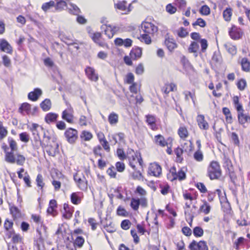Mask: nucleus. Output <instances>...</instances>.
<instances>
[{"label":"nucleus","instance_id":"obj_5","mask_svg":"<svg viewBox=\"0 0 250 250\" xmlns=\"http://www.w3.org/2000/svg\"><path fill=\"white\" fill-rule=\"evenodd\" d=\"M141 28L146 34H154L158 31V27L151 22H143L141 24Z\"/></svg>","mask_w":250,"mask_h":250},{"label":"nucleus","instance_id":"obj_48","mask_svg":"<svg viewBox=\"0 0 250 250\" xmlns=\"http://www.w3.org/2000/svg\"><path fill=\"white\" fill-rule=\"evenodd\" d=\"M173 4L178 6L179 9H183L186 7V1L185 0H176Z\"/></svg>","mask_w":250,"mask_h":250},{"label":"nucleus","instance_id":"obj_55","mask_svg":"<svg viewBox=\"0 0 250 250\" xmlns=\"http://www.w3.org/2000/svg\"><path fill=\"white\" fill-rule=\"evenodd\" d=\"M117 214L119 216H127L128 215V212L123 207L119 206L117 210Z\"/></svg>","mask_w":250,"mask_h":250},{"label":"nucleus","instance_id":"obj_15","mask_svg":"<svg viewBox=\"0 0 250 250\" xmlns=\"http://www.w3.org/2000/svg\"><path fill=\"white\" fill-rule=\"evenodd\" d=\"M71 108L64 110L62 113V118L67 122L71 123L73 121V116L71 113Z\"/></svg>","mask_w":250,"mask_h":250},{"label":"nucleus","instance_id":"obj_50","mask_svg":"<svg viewBox=\"0 0 250 250\" xmlns=\"http://www.w3.org/2000/svg\"><path fill=\"white\" fill-rule=\"evenodd\" d=\"M25 161V158L22 155L17 154V158L16 159V162L17 165L22 166Z\"/></svg>","mask_w":250,"mask_h":250},{"label":"nucleus","instance_id":"obj_64","mask_svg":"<svg viewBox=\"0 0 250 250\" xmlns=\"http://www.w3.org/2000/svg\"><path fill=\"white\" fill-rule=\"evenodd\" d=\"M116 167L117 171L120 172L124 171L125 168V164L123 163L120 162H118L116 163Z\"/></svg>","mask_w":250,"mask_h":250},{"label":"nucleus","instance_id":"obj_60","mask_svg":"<svg viewBox=\"0 0 250 250\" xmlns=\"http://www.w3.org/2000/svg\"><path fill=\"white\" fill-rule=\"evenodd\" d=\"M199 42L201 46V50L203 52H205L208 46V42L206 39H203L199 41Z\"/></svg>","mask_w":250,"mask_h":250},{"label":"nucleus","instance_id":"obj_39","mask_svg":"<svg viewBox=\"0 0 250 250\" xmlns=\"http://www.w3.org/2000/svg\"><path fill=\"white\" fill-rule=\"evenodd\" d=\"M148 34L146 33L142 34L138 39L142 42L144 41L146 44H149L151 42V39Z\"/></svg>","mask_w":250,"mask_h":250},{"label":"nucleus","instance_id":"obj_37","mask_svg":"<svg viewBox=\"0 0 250 250\" xmlns=\"http://www.w3.org/2000/svg\"><path fill=\"white\" fill-rule=\"evenodd\" d=\"M193 233L195 237H201L204 233V230L200 227H196L193 229Z\"/></svg>","mask_w":250,"mask_h":250},{"label":"nucleus","instance_id":"obj_13","mask_svg":"<svg viewBox=\"0 0 250 250\" xmlns=\"http://www.w3.org/2000/svg\"><path fill=\"white\" fill-rule=\"evenodd\" d=\"M85 72L88 78L91 81L96 82L98 80V76L95 74V70L92 68L87 67Z\"/></svg>","mask_w":250,"mask_h":250},{"label":"nucleus","instance_id":"obj_62","mask_svg":"<svg viewBox=\"0 0 250 250\" xmlns=\"http://www.w3.org/2000/svg\"><path fill=\"white\" fill-rule=\"evenodd\" d=\"M177 34L179 37L181 38H185L188 35V33L184 27H181L178 31Z\"/></svg>","mask_w":250,"mask_h":250},{"label":"nucleus","instance_id":"obj_52","mask_svg":"<svg viewBox=\"0 0 250 250\" xmlns=\"http://www.w3.org/2000/svg\"><path fill=\"white\" fill-rule=\"evenodd\" d=\"M62 41L68 46L77 44V43L73 42L72 40L66 36L63 35L62 36Z\"/></svg>","mask_w":250,"mask_h":250},{"label":"nucleus","instance_id":"obj_45","mask_svg":"<svg viewBox=\"0 0 250 250\" xmlns=\"http://www.w3.org/2000/svg\"><path fill=\"white\" fill-rule=\"evenodd\" d=\"M84 242V240L82 236H78L74 242V245L75 246H77L79 248H81L83 246V244Z\"/></svg>","mask_w":250,"mask_h":250},{"label":"nucleus","instance_id":"obj_53","mask_svg":"<svg viewBox=\"0 0 250 250\" xmlns=\"http://www.w3.org/2000/svg\"><path fill=\"white\" fill-rule=\"evenodd\" d=\"M247 83L245 80L241 79L237 83V85L240 90H244L246 86Z\"/></svg>","mask_w":250,"mask_h":250},{"label":"nucleus","instance_id":"obj_43","mask_svg":"<svg viewBox=\"0 0 250 250\" xmlns=\"http://www.w3.org/2000/svg\"><path fill=\"white\" fill-rule=\"evenodd\" d=\"M8 133L6 129L3 127L2 122H0V140L5 138Z\"/></svg>","mask_w":250,"mask_h":250},{"label":"nucleus","instance_id":"obj_49","mask_svg":"<svg viewBox=\"0 0 250 250\" xmlns=\"http://www.w3.org/2000/svg\"><path fill=\"white\" fill-rule=\"evenodd\" d=\"M8 141L9 143V146L11 149V151H15L18 149L17 145L15 140L12 138H8Z\"/></svg>","mask_w":250,"mask_h":250},{"label":"nucleus","instance_id":"obj_1","mask_svg":"<svg viewBox=\"0 0 250 250\" xmlns=\"http://www.w3.org/2000/svg\"><path fill=\"white\" fill-rule=\"evenodd\" d=\"M208 176L210 180L218 179L221 175V169L217 161H212L208 167Z\"/></svg>","mask_w":250,"mask_h":250},{"label":"nucleus","instance_id":"obj_22","mask_svg":"<svg viewBox=\"0 0 250 250\" xmlns=\"http://www.w3.org/2000/svg\"><path fill=\"white\" fill-rule=\"evenodd\" d=\"M14 151L6 152L5 161L9 163L14 164L16 162V158L14 154Z\"/></svg>","mask_w":250,"mask_h":250},{"label":"nucleus","instance_id":"obj_46","mask_svg":"<svg viewBox=\"0 0 250 250\" xmlns=\"http://www.w3.org/2000/svg\"><path fill=\"white\" fill-rule=\"evenodd\" d=\"M200 13L204 15H208L210 13V8L207 5L202 6L200 9Z\"/></svg>","mask_w":250,"mask_h":250},{"label":"nucleus","instance_id":"obj_4","mask_svg":"<svg viewBox=\"0 0 250 250\" xmlns=\"http://www.w3.org/2000/svg\"><path fill=\"white\" fill-rule=\"evenodd\" d=\"M64 136L70 144H74L78 138V131L72 128H68L64 132Z\"/></svg>","mask_w":250,"mask_h":250},{"label":"nucleus","instance_id":"obj_21","mask_svg":"<svg viewBox=\"0 0 250 250\" xmlns=\"http://www.w3.org/2000/svg\"><path fill=\"white\" fill-rule=\"evenodd\" d=\"M58 115L54 113H47L45 117V121L48 123L50 124L52 122L56 121Z\"/></svg>","mask_w":250,"mask_h":250},{"label":"nucleus","instance_id":"obj_61","mask_svg":"<svg viewBox=\"0 0 250 250\" xmlns=\"http://www.w3.org/2000/svg\"><path fill=\"white\" fill-rule=\"evenodd\" d=\"M194 158L197 161H202L203 159L202 152L200 150H198L194 154Z\"/></svg>","mask_w":250,"mask_h":250},{"label":"nucleus","instance_id":"obj_19","mask_svg":"<svg viewBox=\"0 0 250 250\" xmlns=\"http://www.w3.org/2000/svg\"><path fill=\"white\" fill-rule=\"evenodd\" d=\"M243 71L248 72L250 71V62L247 58H243L240 62Z\"/></svg>","mask_w":250,"mask_h":250},{"label":"nucleus","instance_id":"obj_2","mask_svg":"<svg viewBox=\"0 0 250 250\" xmlns=\"http://www.w3.org/2000/svg\"><path fill=\"white\" fill-rule=\"evenodd\" d=\"M73 178L78 187L82 190H86L87 189V181L84 176L82 174L80 175L76 173L73 175Z\"/></svg>","mask_w":250,"mask_h":250},{"label":"nucleus","instance_id":"obj_30","mask_svg":"<svg viewBox=\"0 0 250 250\" xmlns=\"http://www.w3.org/2000/svg\"><path fill=\"white\" fill-rule=\"evenodd\" d=\"M222 111L223 114L226 116L227 121L229 123H231L232 122V118L229 109L228 107H223Z\"/></svg>","mask_w":250,"mask_h":250},{"label":"nucleus","instance_id":"obj_56","mask_svg":"<svg viewBox=\"0 0 250 250\" xmlns=\"http://www.w3.org/2000/svg\"><path fill=\"white\" fill-rule=\"evenodd\" d=\"M31 105L30 104L27 103H23L19 109V111L22 113L23 110L27 112L29 111L30 109Z\"/></svg>","mask_w":250,"mask_h":250},{"label":"nucleus","instance_id":"obj_7","mask_svg":"<svg viewBox=\"0 0 250 250\" xmlns=\"http://www.w3.org/2000/svg\"><path fill=\"white\" fill-rule=\"evenodd\" d=\"M165 44L167 46L168 50L172 52L174 49L178 46L177 44L175 42L173 38H170L168 34H167L165 36Z\"/></svg>","mask_w":250,"mask_h":250},{"label":"nucleus","instance_id":"obj_54","mask_svg":"<svg viewBox=\"0 0 250 250\" xmlns=\"http://www.w3.org/2000/svg\"><path fill=\"white\" fill-rule=\"evenodd\" d=\"M131 223L129 220H124L121 222V227L124 230H127L129 229Z\"/></svg>","mask_w":250,"mask_h":250},{"label":"nucleus","instance_id":"obj_33","mask_svg":"<svg viewBox=\"0 0 250 250\" xmlns=\"http://www.w3.org/2000/svg\"><path fill=\"white\" fill-rule=\"evenodd\" d=\"M166 11L170 15L174 14L177 11V8L173 4L169 3L166 7Z\"/></svg>","mask_w":250,"mask_h":250},{"label":"nucleus","instance_id":"obj_36","mask_svg":"<svg viewBox=\"0 0 250 250\" xmlns=\"http://www.w3.org/2000/svg\"><path fill=\"white\" fill-rule=\"evenodd\" d=\"M232 15V9L230 8H227L223 12V17L226 21L230 20Z\"/></svg>","mask_w":250,"mask_h":250},{"label":"nucleus","instance_id":"obj_23","mask_svg":"<svg viewBox=\"0 0 250 250\" xmlns=\"http://www.w3.org/2000/svg\"><path fill=\"white\" fill-rule=\"evenodd\" d=\"M70 7L68 8V12L70 14L78 15L81 13L80 8L72 3L69 4Z\"/></svg>","mask_w":250,"mask_h":250},{"label":"nucleus","instance_id":"obj_20","mask_svg":"<svg viewBox=\"0 0 250 250\" xmlns=\"http://www.w3.org/2000/svg\"><path fill=\"white\" fill-rule=\"evenodd\" d=\"M238 119L239 123L241 125H244L247 122H250V117L244 114V112L238 114Z\"/></svg>","mask_w":250,"mask_h":250},{"label":"nucleus","instance_id":"obj_57","mask_svg":"<svg viewBox=\"0 0 250 250\" xmlns=\"http://www.w3.org/2000/svg\"><path fill=\"white\" fill-rule=\"evenodd\" d=\"M193 26L199 25L201 27H204L206 25V21L201 18H198L197 21L192 23Z\"/></svg>","mask_w":250,"mask_h":250},{"label":"nucleus","instance_id":"obj_18","mask_svg":"<svg viewBox=\"0 0 250 250\" xmlns=\"http://www.w3.org/2000/svg\"><path fill=\"white\" fill-rule=\"evenodd\" d=\"M199 49V45L197 42H192L188 48V51L189 53H194L195 57L198 56L197 52Z\"/></svg>","mask_w":250,"mask_h":250},{"label":"nucleus","instance_id":"obj_41","mask_svg":"<svg viewBox=\"0 0 250 250\" xmlns=\"http://www.w3.org/2000/svg\"><path fill=\"white\" fill-rule=\"evenodd\" d=\"M55 2L53 0H50L49 2L43 3L42 5V8L44 11L46 12L51 7L55 6Z\"/></svg>","mask_w":250,"mask_h":250},{"label":"nucleus","instance_id":"obj_3","mask_svg":"<svg viewBox=\"0 0 250 250\" xmlns=\"http://www.w3.org/2000/svg\"><path fill=\"white\" fill-rule=\"evenodd\" d=\"M139 155H140V153L135 152L132 149H128L127 151V158L128 159L129 165L135 170L136 169L135 164L137 163Z\"/></svg>","mask_w":250,"mask_h":250},{"label":"nucleus","instance_id":"obj_42","mask_svg":"<svg viewBox=\"0 0 250 250\" xmlns=\"http://www.w3.org/2000/svg\"><path fill=\"white\" fill-rule=\"evenodd\" d=\"M185 214L186 217V220L188 221V220L189 222H188V224L190 226V227L192 226V222L193 218L194 217V213L192 212H188V211L185 210Z\"/></svg>","mask_w":250,"mask_h":250},{"label":"nucleus","instance_id":"obj_31","mask_svg":"<svg viewBox=\"0 0 250 250\" xmlns=\"http://www.w3.org/2000/svg\"><path fill=\"white\" fill-rule=\"evenodd\" d=\"M140 205V200L132 198L131 200L130 206L134 210H137Z\"/></svg>","mask_w":250,"mask_h":250},{"label":"nucleus","instance_id":"obj_11","mask_svg":"<svg viewBox=\"0 0 250 250\" xmlns=\"http://www.w3.org/2000/svg\"><path fill=\"white\" fill-rule=\"evenodd\" d=\"M102 28L104 29L105 34L106 35L109 39L112 38L118 31V29L116 27L114 26L112 27L110 25H103Z\"/></svg>","mask_w":250,"mask_h":250},{"label":"nucleus","instance_id":"obj_47","mask_svg":"<svg viewBox=\"0 0 250 250\" xmlns=\"http://www.w3.org/2000/svg\"><path fill=\"white\" fill-rule=\"evenodd\" d=\"M146 122L149 125H155L156 119L155 117L151 115H147L146 116Z\"/></svg>","mask_w":250,"mask_h":250},{"label":"nucleus","instance_id":"obj_29","mask_svg":"<svg viewBox=\"0 0 250 250\" xmlns=\"http://www.w3.org/2000/svg\"><path fill=\"white\" fill-rule=\"evenodd\" d=\"M108 121L111 125L116 124L118 122V115L112 112L108 116Z\"/></svg>","mask_w":250,"mask_h":250},{"label":"nucleus","instance_id":"obj_14","mask_svg":"<svg viewBox=\"0 0 250 250\" xmlns=\"http://www.w3.org/2000/svg\"><path fill=\"white\" fill-rule=\"evenodd\" d=\"M42 94V91L40 89L36 88L33 91L28 93V98L32 101H36Z\"/></svg>","mask_w":250,"mask_h":250},{"label":"nucleus","instance_id":"obj_27","mask_svg":"<svg viewBox=\"0 0 250 250\" xmlns=\"http://www.w3.org/2000/svg\"><path fill=\"white\" fill-rule=\"evenodd\" d=\"M40 105L43 111L49 110L51 106V101L49 99H46L41 103Z\"/></svg>","mask_w":250,"mask_h":250},{"label":"nucleus","instance_id":"obj_35","mask_svg":"<svg viewBox=\"0 0 250 250\" xmlns=\"http://www.w3.org/2000/svg\"><path fill=\"white\" fill-rule=\"evenodd\" d=\"M80 137L84 141H87L92 138V135L90 132L84 130L81 133Z\"/></svg>","mask_w":250,"mask_h":250},{"label":"nucleus","instance_id":"obj_9","mask_svg":"<svg viewBox=\"0 0 250 250\" xmlns=\"http://www.w3.org/2000/svg\"><path fill=\"white\" fill-rule=\"evenodd\" d=\"M161 167L157 163H154L151 164L149 167V173L154 176H159L161 174Z\"/></svg>","mask_w":250,"mask_h":250},{"label":"nucleus","instance_id":"obj_12","mask_svg":"<svg viewBox=\"0 0 250 250\" xmlns=\"http://www.w3.org/2000/svg\"><path fill=\"white\" fill-rule=\"evenodd\" d=\"M197 122L199 127L204 130L208 129L209 125L207 121L205 120V117L203 115H198L197 117Z\"/></svg>","mask_w":250,"mask_h":250},{"label":"nucleus","instance_id":"obj_34","mask_svg":"<svg viewBox=\"0 0 250 250\" xmlns=\"http://www.w3.org/2000/svg\"><path fill=\"white\" fill-rule=\"evenodd\" d=\"M184 150L182 148L177 147L174 150V152L176 155L177 162H181L183 160V158L181 157Z\"/></svg>","mask_w":250,"mask_h":250},{"label":"nucleus","instance_id":"obj_10","mask_svg":"<svg viewBox=\"0 0 250 250\" xmlns=\"http://www.w3.org/2000/svg\"><path fill=\"white\" fill-rule=\"evenodd\" d=\"M0 50L8 54H12L13 51L12 46L5 39L0 40Z\"/></svg>","mask_w":250,"mask_h":250},{"label":"nucleus","instance_id":"obj_38","mask_svg":"<svg viewBox=\"0 0 250 250\" xmlns=\"http://www.w3.org/2000/svg\"><path fill=\"white\" fill-rule=\"evenodd\" d=\"M186 177V174L185 172L183 170V168H181L180 170L178 171L176 176L174 177V179H178L179 180L181 181L184 180Z\"/></svg>","mask_w":250,"mask_h":250},{"label":"nucleus","instance_id":"obj_28","mask_svg":"<svg viewBox=\"0 0 250 250\" xmlns=\"http://www.w3.org/2000/svg\"><path fill=\"white\" fill-rule=\"evenodd\" d=\"M39 126V125L38 124H33L32 125V128H31V130L32 132V134L34 136V140L36 141L40 140V137L39 135V132L37 129V127Z\"/></svg>","mask_w":250,"mask_h":250},{"label":"nucleus","instance_id":"obj_8","mask_svg":"<svg viewBox=\"0 0 250 250\" xmlns=\"http://www.w3.org/2000/svg\"><path fill=\"white\" fill-rule=\"evenodd\" d=\"M229 35L233 40H238L240 39L243 35V32L239 28L234 26L229 31Z\"/></svg>","mask_w":250,"mask_h":250},{"label":"nucleus","instance_id":"obj_6","mask_svg":"<svg viewBox=\"0 0 250 250\" xmlns=\"http://www.w3.org/2000/svg\"><path fill=\"white\" fill-rule=\"evenodd\" d=\"M190 250H208L207 243L204 241L197 242L193 240L188 246Z\"/></svg>","mask_w":250,"mask_h":250},{"label":"nucleus","instance_id":"obj_26","mask_svg":"<svg viewBox=\"0 0 250 250\" xmlns=\"http://www.w3.org/2000/svg\"><path fill=\"white\" fill-rule=\"evenodd\" d=\"M104 228L107 232L110 233H113L116 231L115 225L111 221H109V223L107 222L106 224L104 225Z\"/></svg>","mask_w":250,"mask_h":250},{"label":"nucleus","instance_id":"obj_58","mask_svg":"<svg viewBox=\"0 0 250 250\" xmlns=\"http://www.w3.org/2000/svg\"><path fill=\"white\" fill-rule=\"evenodd\" d=\"M21 141L27 143L29 140V136L26 132H22L19 135Z\"/></svg>","mask_w":250,"mask_h":250},{"label":"nucleus","instance_id":"obj_32","mask_svg":"<svg viewBox=\"0 0 250 250\" xmlns=\"http://www.w3.org/2000/svg\"><path fill=\"white\" fill-rule=\"evenodd\" d=\"M178 134L182 139H185L188 136V133L185 127H180L178 129Z\"/></svg>","mask_w":250,"mask_h":250},{"label":"nucleus","instance_id":"obj_51","mask_svg":"<svg viewBox=\"0 0 250 250\" xmlns=\"http://www.w3.org/2000/svg\"><path fill=\"white\" fill-rule=\"evenodd\" d=\"M116 7L119 10L126 11L127 9L126 2L125 0L120 1L116 4Z\"/></svg>","mask_w":250,"mask_h":250},{"label":"nucleus","instance_id":"obj_40","mask_svg":"<svg viewBox=\"0 0 250 250\" xmlns=\"http://www.w3.org/2000/svg\"><path fill=\"white\" fill-rule=\"evenodd\" d=\"M210 208V206L207 202H205L200 207V210L203 212L205 214H208L209 213Z\"/></svg>","mask_w":250,"mask_h":250},{"label":"nucleus","instance_id":"obj_59","mask_svg":"<svg viewBox=\"0 0 250 250\" xmlns=\"http://www.w3.org/2000/svg\"><path fill=\"white\" fill-rule=\"evenodd\" d=\"M36 182H37V186L38 187H41V188H42L43 187V186L44 185V183L43 182V177L41 174H39L37 175V177L36 178Z\"/></svg>","mask_w":250,"mask_h":250},{"label":"nucleus","instance_id":"obj_16","mask_svg":"<svg viewBox=\"0 0 250 250\" xmlns=\"http://www.w3.org/2000/svg\"><path fill=\"white\" fill-rule=\"evenodd\" d=\"M142 54V49L140 47H136L133 48L130 53L131 58L133 60H137L138 58H141Z\"/></svg>","mask_w":250,"mask_h":250},{"label":"nucleus","instance_id":"obj_25","mask_svg":"<svg viewBox=\"0 0 250 250\" xmlns=\"http://www.w3.org/2000/svg\"><path fill=\"white\" fill-rule=\"evenodd\" d=\"M155 142L157 145L161 146H165L167 145V142L165 140L164 138L161 135H158L155 137Z\"/></svg>","mask_w":250,"mask_h":250},{"label":"nucleus","instance_id":"obj_63","mask_svg":"<svg viewBox=\"0 0 250 250\" xmlns=\"http://www.w3.org/2000/svg\"><path fill=\"white\" fill-rule=\"evenodd\" d=\"M10 212L13 215L16 216H19L20 215V212L18 208L16 207L13 206L10 208Z\"/></svg>","mask_w":250,"mask_h":250},{"label":"nucleus","instance_id":"obj_44","mask_svg":"<svg viewBox=\"0 0 250 250\" xmlns=\"http://www.w3.org/2000/svg\"><path fill=\"white\" fill-rule=\"evenodd\" d=\"M71 201L75 205L79 204L81 202L80 198L78 196L76 192L72 193L71 195Z\"/></svg>","mask_w":250,"mask_h":250},{"label":"nucleus","instance_id":"obj_17","mask_svg":"<svg viewBox=\"0 0 250 250\" xmlns=\"http://www.w3.org/2000/svg\"><path fill=\"white\" fill-rule=\"evenodd\" d=\"M224 46L227 51L232 56L236 54L237 48L235 45L232 44L231 43L226 42L224 44Z\"/></svg>","mask_w":250,"mask_h":250},{"label":"nucleus","instance_id":"obj_24","mask_svg":"<svg viewBox=\"0 0 250 250\" xmlns=\"http://www.w3.org/2000/svg\"><path fill=\"white\" fill-rule=\"evenodd\" d=\"M56 4L55 5V9L56 11H62L65 7H67L66 2L62 0H56Z\"/></svg>","mask_w":250,"mask_h":250}]
</instances>
